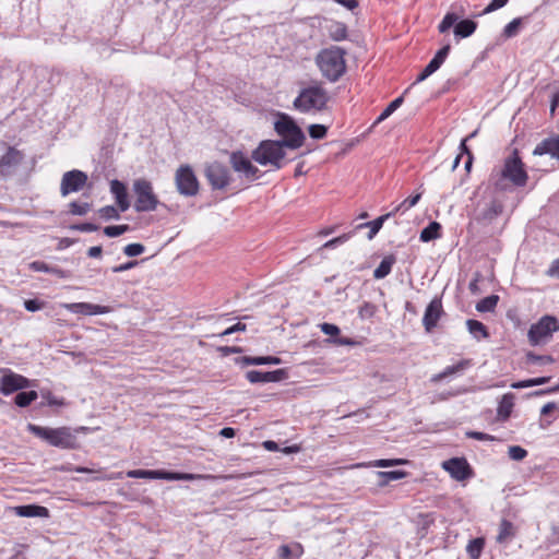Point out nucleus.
Instances as JSON below:
<instances>
[{
    "instance_id": "nucleus-59",
    "label": "nucleus",
    "mask_w": 559,
    "mask_h": 559,
    "mask_svg": "<svg viewBox=\"0 0 559 559\" xmlns=\"http://www.w3.org/2000/svg\"><path fill=\"white\" fill-rule=\"evenodd\" d=\"M48 273L57 276L58 278H69L71 276L70 271H67L59 266L50 265V264L48 266Z\"/></svg>"
},
{
    "instance_id": "nucleus-47",
    "label": "nucleus",
    "mask_w": 559,
    "mask_h": 559,
    "mask_svg": "<svg viewBox=\"0 0 559 559\" xmlns=\"http://www.w3.org/2000/svg\"><path fill=\"white\" fill-rule=\"evenodd\" d=\"M130 230L129 225H111L104 228V234L107 237H118Z\"/></svg>"
},
{
    "instance_id": "nucleus-51",
    "label": "nucleus",
    "mask_w": 559,
    "mask_h": 559,
    "mask_svg": "<svg viewBox=\"0 0 559 559\" xmlns=\"http://www.w3.org/2000/svg\"><path fill=\"white\" fill-rule=\"evenodd\" d=\"M145 251V247L142 243H129L123 248V253L128 257H138Z\"/></svg>"
},
{
    "instance_id": "nucleus-39",
    "label": "nucleus",
    "mask_w": 559,
    "mask_h": 559,
    "mask_svg": "<svg viewBox=\"0 0 559 559\" xmlns=\"http://www.w3.org/2000/svg\"><path fill=\"white\" fill-rule=\"evenodd\" d=\"M404 102L403 96H400L392 100L384 110L380 114V116L376 119L374 124H378L389 118Z\"/></svg>"
},
{
    "instance_id": "nucleus-34",
    "label": "nucleus",
    "mask_w": 559,
    "mask_h": 559,
    "mask_svg": "<svg viewBox=\"0 0 559 559\" xmlns=\"http://www.w3.org/2000/svg\"><path fill=\"white\" fill-rule=\"evenodd\" d=\"M348 36L347 26L342 22H333L329 26V37L334 41H341Z\"/></svg>"
},
{
    "instance_id": "nucleus-28",
    "label": "nucleus",
    "mask_w": 559,
    "mask_h": 559,
    "mask_svg": "<svg viewBox=\"0 0 559 559\" xmlns=\"http://www.w3.org/2000/svg\"><path fill=\"white\" fill-rule=\"evenodd\" d=\"M515 536V527L513 523L507 519H502L499 525L497 543L502 544Z\"/></svg>"
},
{
    "instance_id": "nucleus-37",
    "label": "nucleus",
    "mask_w": 559,
    "mask_h": 559,
    "mask_svg": "<svg viewBox=\"0 0 559 559\" xmlns=\"http://www.w3.org/2000/svg\"><path fill=\"white\" fill-rule=\"evenodd\" d=\"M554 361H555V359L550 355H537L533 352H527L525 354V364L526 365L545 366V365H550Z\"/></svg>"
},
{
    "instance_id": "nucleus-6",
    "label": "nucleus",
    "mask_w": 559,
    "mask_h": 559,
    "mask_svg": "<svg viewBox=\"0 0 559 559\" xmlns=\"http://www.w3.org/2000/svg\"><path fill=\"white\" fill-rule=\"evenodd\" d=\"M132 189L135 194L134 210L138 213L153 212L157 209L159 200L151 181L144 178L136 179L133 181Z\"/></svg>"
},
{
    "instance_id": "nucleus-56",
    "label": "nucleus",
    "mask_w": 559,
    "mask_h": 559,
    "mask_svg": "<svg viewBox=\"0 0 559 559\" xmlns=\"http://www.w3.org/2000/svg\"><path fill=\"white\" fill-rule=\"evenodd\" d=\"M353 234H354V231H350V233H347V234H343V235H341L338 237H335V238L326 241L323 245V248H335L336 246L342 245V243L346 242L348 239H350Z\"/></svg>"
},
{
    "instance_id": "nucleus-48",
    "label": "nucleus",
    "mask_w": 559,
    "mask_h": 559,
    "mask_svg": "<svg viewBox=\"0 0 559 559\" xmlns=\"http://www.w3.org/2000/svg\"><path fill=\"white\" fill-rule=\"evenodd\" d=\"M130 478L156 479V469H133L127 473Z\"/></svg>"
},
{
    "instance_id": "nucleus-2",
    "label": "nucleus",
    "mask_w": 559,
    "mask_h": 559,
    "mask_svg": "<svg viewBox=\"0 0 559 559\" xmlns=\"http://www.w3.org/2000/svg\"><path fill=\"white\" fill-rule=\"evenodd\" d=\"M28 431L37 438L46 441L49 445L59 449L74 450L80 448L76 430L70 427L50 428L29 424Z\"/></svg>"
},
{
    "instance_id": "nucleus-31",
    "label": "nucleus",
    "mask_w": 559,
    "mask_h": 559,
    "mask_svg": "<svg viewBox=\"0 0 559 559\" xmlns=\"http://www.w3.org/2000/svg\"><path fill=\"white\" fill-rule=\"evenodd\" d=\"M468 332L476 338H487L489 336L487 326L478 320L468 319L466 321Z\"/></svg>"
},
{
    "instance_id": "nucleus-14",
    "label": "nucleus",
    "mask_w": 559,
    "mask_h": 559,
    "mask_svg": "<svg viewBox=\"0 0 559 559\" xmlns=\"http://www.w3.org/2000/svg\"><path fill=\"white\" fill-rule=\"evenodd\" d=\"M87 179V175L79 169L64 173L60 183L61 195L67 197L70 193L82 190L86 185Z\"/></svg>"
},
{
    "instance_id": "nucleus-57",
    "label": "nucleus",
    "mask_w": 559,
    "mask_h": 559,
    "mask_svg": "<svg viewBox=\"0 0 559 559\" xmlns=\"http://www.w3.org/2000/svg\"><path fill=\"white\" fill-rule=\"evenodd\" d=\"M321 331L330 336H337L341 332L340 328L332 323H321L320 325Z\"/></svg>"
},
{
    "instance_id": "nucleus-38",
    "label": "nucleus",
    "mask_w": 559,
    "mask_h": 559,
    "mask_svg": "<svg viewBox=\"0 0 559 559\" xmlns=\"http://www.w3.org/2000/svg\"><path fill=\"white\" fill-rule=\"evenodd\" d=\"M498 301H499L498 295L487 296L476 304V310L479 312H491L495 310Z\"/></svg>"
},
{
    "instance_id": "nucleus-49",
    "label": "nucleus",
    "mask_w": 559,
    "mask_h": 559,
    "mask_svg": "<svg viewBox=\"0 0 559 559\" xmlns=\"http://www.w3.org/2000/svg\"><path fill=\"white\" fill-rule=\"evenodd\" d=\"M450 50H451V46L449 44L443 46L441 49H439L436 52V55L429 62H432L436 67L440 68L442 66V63L445 61Z\"/></svg>"
},
{
    "instance_id": "nucleus-13",
    "label": "nucleus",
    "mask_w": 559,
    "mask_h": 559,
    "mask_svg": "<svg viewBox=\"0 0 559 559\" xmlns=\"http://www.w3.org/2000/svg\"><path fill=\"white\" fill-rule=\"evenodd\" d=\"M4 374L0 378V393L10 395L14 392L31 386V380L26 377L15 373L10 369H4Z\"/></svg>"
},
{
    "instance_id": "nucleus-9",
    "label": "nucleus",
    "mask_w": 559,
    "mask_h": 559,
    "mask_svg": "<svg viewBox=\"0 0 559 559\" xmlns=\"http://www.w3.org/2000/svg\"><path fill=\"white\" fill-rule=\"evenodd\" d=\"M175 183L179 194L195 197L200 190L199 180L190 165H181L175 174Z\"/></svg>"
},
{
    "instance_id": "nucleus-52",
    "label": "nucleus",
    "mask_w": 559,
    "mask_h": 559,
    "mask_svg": "<svg viewBox=\"0 0 559 559\" xmlns=\"http://www.w3.org/2000/svg\"><path fill=\"white\" fill-rule=\"evenodd\" d=\"M282 359L276 356H258L253 357V366L260 365H280Z\"/></svg>"
},
{
    "instance_id": "nucleus-63",
    "label": "nucleus",
    "mask_w": 559,
    "mask_h": 559,
    "mask_svg": "<svg viewBox=\"0 0 559 559\" xmlns=\"http://www.w3.org/2000/svg\"><path fill=\"white\" fill-rule=\"evenodd\" d=\"M509 0H492L484 10V13L487 14V13H490V12H493L496 10H499L501 8H503L507 3H508Z\"/></svg>"
},
{
    "instance_id": "nucleus-19",
    "label": "nucleus",
    "mask_w": 559,
    "mask_h": 559,
    "mask_svg": "<svg viewBox=\"0 0 559 559\" xmlns=\"http://www.w3.org/2000/svg\"><path fill=\"white\" fill-rule=\"evenodd\" d=\"M110 192L114 195L120 212H126L130 207V201L126 185L118 179H114L110 181Z\"/></svg>"
},
{
    "instance_id": "nucleus-25",
    "label": "nucleus",
    "mask_w": 559,
    "mask_h": 559,
    "mask_svg": "<svg viewBox=\"0 0 559 559\" xmlns=\"http://www.w3.org/2000/svg\"><path fill=\"white\" fill-rule=\"evenodd\" d=\"M393 216V213H386L384 215H381L379 216L378 218L371 221V222H367V223H362V224H359L356 229H362V228H369V233L367 235L368 239L371 240L374 238V236L379 233V230L382 228L383 224L385 221H388L390 217Z\"/></svg>"
},
{
    "instance_id": "nucleus-24",
    "label": "nucleus",
    "mask_w": 559,
    "mask_h": 559,
    "mask_svg": "<svg viewBox=\"0 0 559 559\" xmlns=\"http://www.w3.org/2000/svg\"><path fill=\"white\" fill-rule=\"evenodd\" d=\"M489 183L492 186L496 192L511 191L514 187L510 180L502 176L500 169H493L489 177Z\"/></svg>"
},
{
    "instance_id": "nucleus-12",
    "label": "nucleus",
    "mask_w": 559,
    "mask_h": 559,
    "mask_svg": "<svg viewBox=\"0 0 559 559\" xmlns=\"http://www.w3.org/2000/svg\"><path fill=\"white\" fill-rule=\"evenodd\" d=\"M205 177L213 190H223L230 183L229 169L218 162H214L205 168Z\"/></svg>"
},
{
    "instance_id": "nucleus-41",
    "label": "nucleus",
    "mask_w": 559,
    "mask_h": 559,
    "mask_svg": "<svg viewBox=\"0 0 559 559\" xmlns=\"http://www.w3.org/2000/svg\"><path fill=\"white\" fill-rule=\"evenodd\" d=\"M421 192L415 194V195H412V197H408L406 198L403 202H401L391 213H393V216L399 213V212H406L407 210H409L411 207L415 206L420 198H421Z\"/></svg>"
},
{
    "instance_id": "nucleus-17",
    "label": "nucleus",
    "mask_w": 559,
    "mask_h": 559,
    "mask_svg": "<svg viewBox=\"0 0 559 559\" xmlns=\"http://www.w3.org/2000/svg\"><path fill=\"white\" fill-rule=\"evenodd\" d=\"M442 314H443V308H442L441 298L435 297L427 306L425 313H424V318H423V325L427 333H430L433 331V329L437 326L438 321Z\"/></svg>"
},
{
    "instance_id": "nucleus-35",
    "label": "nucleus",
    "mask_w": 559,
    "mask_h": 559,
    "mask_svg": "<svg viewBox=\"0 0 559 559\" xmlns=\"http://www.w3.org/2000/svg\"><path fill=\"white\" fill-rule=\"evenodd\" d=\"M485 547V538L471 539L466 546V552L471 559H479Z\"/></svg>"
},
{
    "instance_id": "nucleus-16",
    "label": "nucleus",
    "mask_w": 559,
    "mask_h": 559,
    "mask_svg": "<svg viewBox=\"0 0 559 559\" xmlns=\"http://www.w3.org/2000/svg\"><path fill=\"white\" fill-rule=\"evenodd\" d=\"M288 378L287 369H276L273 371H259L249 370L246 373V379L252 383H269V382H281Z\"/></svg>"
},
{
    "instance_id": "nucleus-4",
    "label": "nucleus",
    "mask_w": 559,
    "mask_h": 559,
    "mask_svg": "<svg viewBox=\"0 0 559 559\" xmlns=\"http://www.w3.org/2000/svg\"><path fill=\"white\" fill-rule=\"evenodd\" d=\"M274 130L281 136L280 141L286 148L297 150L304 145L306 135L290 116L280 112L274 123Z\"/></svg>"
},
{
    "instance_id": "nucleus-22",
    "label": "nucleus",
    "mask_w": 559,
    "mask_h": 559,
    "mask_svg": "<svg viewBox=\"0 0 559 559\" xmlns=\"http://www.w3.org/2000/svg\"><path fill=\"white\" fill-rule=\"evenodd\" d=\"M534 155L548 154L551 157L559 159V138H547L536 145L533 152Z\"/></svg>"
},
{
    "instance_id": "nucleus-60",
    "label": "nucleus",
    "mask_w": 559,
    "mask_h": 559,
    "mask_svg": "<svg viewBox=\"0 0 559 559\" xmlns=\"http://www.w3.org/2000/svg\"><path fill=\"white\" fill-rule=\"evenodd\" d=\"M73 230H79L83 233H91L96 231L98 229V226L93 223H81L70 226Z\"/></svg>"
},
{
    "instance_id": "nucleus-30",
    "label": "nucleus",
    "mask_w": 559,
    "mask_h": 559,
    "mask_svg": "<svg viewBox=\"0 0 559 559\" xmlns=\"http://www.w3.org/2000/svg\"><path fill=\"white\" fill-rule=\"evenodd\" d=\"M302 552V546L298 543L293 546L282 545L278 547V557L281 559H299Z\"/></svg>"
},
{
    "instance_id": "nucleus-5",
    "label": "nucleus",
    "mask_w": 559,
    "mask_h": 559,
    "mask_svg": "<svg viewBox=\"0 0 559 559\" xmlns=\"http://www.w3.org/2000/svg\"><path fill=\"white\" fill-rule=\"evenodd\" d=\"M329 99L328 92L322 86L312 85L300 91L294 100V107L300 112L320 111L326 107Z\"/></svg>"
},
{
    "instance_id": "nucleus-32",
    "label": "nucleus",
    "mask_w": 559,
    "mask_h": 559,
    "mask_svg": "<svg viewBox=\"0 0 559 559\" xmlns=\"http://www.w3.org/2000/svg\"><path fill=\"white\" fill-rule=\"evenodd\" d=\"M198 477H199L198 475L189 474V473H177V472H167V471L156 469V479L193 480Z\"/></svg>"
},
{
    "instance_id": "nucleus-42",
    "label": "nucleus",
    "mask_w": 559,
    "mask_h": 559,
    "mask_svg": "<svg viewBox=\"0 0 559 559\" xmlns=\"http://www.w3.org/2000/svg\"><path fill=\"white\" fill-rule=\"evenodd\" d=\"M522 22H523L522 17L513 19L510 23H508L504 26V28L502 31V36L504 38L515 37L519 34Z\"/></svg>"
},
{
    "instance_id": "nucleus-36",
    "label": "nucleus",
    "mask_w": 559,
    "mask_h": 559,
    "mask_svg": "<svg viewBox=\"0 0 559 559\" xmlns=\"http://www.w3.org/2000/svg\"><path fill=\"white\" fill-rule=\"evenodd\" d=\"M38 397V393L34 390L21 391L14 397V403L19 407H27Z\"/></svg>"
},
{
    "instance_id": "nucleus-26",
    "label": "nucleus",
    "mask_w": 559,
    "mask_h": 559,
    "mask_svg": "<svg viewBox=\"0 0 559 559\" xmlns=\"http://www.w3.org/2000/svg\"><path fill=\"white\" fill-rule=\"evenodd\" d=\"M395 262L396 257L394 254L385 255L378 267L373 271V277L376 280L386 277L391 273L392 266L395 264Z\"/></svg>"
},
{
    "instance_id": "nucleus-61",
    "label": "nucleus",
    "mask_w": 559,
    "mask_h": 559,
    "mask_svg": "<svg viewBox=\"0 0 559 559\" xmlns=\"http://www.w3.org/2000/svg\"><path fill=\"white\" fill-rule=\"evenodd\" d=\"M217 352L221 354V356L226 357L230 354L242 353L243 349L239 346H219L217 347Z\"/></svg>"
},
{
    "instance_id": "nucleus-33",
    "label": "nucleus",
    "mask_w": 559,
    "mask_h": 559,
    "mask_svg": "<svg viewBox=\"0 0 559 559\" xmlns=\"http://www.w3.org/2000/svg\"><path fill=\"white\" fill-rule=\"evenodd\" d=\"M503 212V204L498 200H492L481 212V219L491 222Z\"/></svg>"
},
{
    "instance_id": "nucleus-46",
    "label": "nucleus",
    "mask_w": 559,
    "mask_h": 559,
    "mask_svg": "<svg viewBox=\"0 0 559 559\" xmlns=\"http://www.w3.org/2000/svg\"><path fill=\"white\" fill-rule=\"evenodd\" d=\"M100 217L109 221V219H119L120 218V210L116 209L114 205H106L98 210Z\"/></svg>"
},
{
    "instance_id": "nucleus-7",
    "label": "nucleus",
    "mask_w": 559,
    "mask_h": 559,
    "mask_svg": "<svg viewBox=\"0 0 559 559\" xmlns=\"http://www.w3.org/2000/svg\"><path fill=\"white\" fill-rule=\"evenodd\" d=\"M557 331H559V320L554 316L546 314L531 325L527 337L531 345L536 346L546 344Z\"/></svg>"
},
{
    "instance_id": "nucleus-40",
    "label": "nucleus",
    "mask_w": 559,
    "mask_h": 559,
    "mask_svg": "<svg viewBox=\"0 0 559 559\" xmlns=\"http://www.w3.org/2000/svg\"><path fill=\"white\" fill-rule=\"evenodd\" d=\"M407 472L405 471H390V472H379L378 475L381 478L379 481L380 486H385L392 480L402 479L407 476Z\"/></svg>"
},
{
    "instance_id": "nucleus-54",
    "label": "nucleus",
    "mask_w": 559,
    "mask_h": 559,
    "mask_svg": "<svg viewBox=\"0 0 559 559\" xmlns=\"http://www.w3.org/2000/svg\"><path fill=\"white\" fill-rule=\"evenodd\" d=\"M509 456L514 461H522L527 456V451L520 445H512L509 448Z\"/></svg>"
},
{
    "instance_id": "nucleus-58",
    "label": "nucleus",
    "mask_w": 559,
    "mask_h": 559,
    "mask_svg": "<svg viewBox=\"0 0 559 559\" xmlns=\"http://www.w3.org/2000/svg\"><path fill=\"white\" fill-rule=\"evenodd\" d=\"M466 437L479 441H493L496 438L491 435L480 432V431H467Z\"/></svg>"
},
{
    "instance_id": "nucleus-43",
    "label": "nucleus",
    "mask_w": 559,
    "mask_h": 559,
    "mask_svg": "<svg viewBox=\"0 0 559 559\" xmlns=\"http://www.w3.org/2000/svg\"><path fill=\"white\" fill-rule=\"evenodd\" d=\"M377 312V306L370 301H364L358 309V317L362 320L372 318Z\"/></svg>"
},
{
    "instance_id": "nucleus-21",
    "label": "nucleus",
    "mask_w": 559,
    "mask_h": 559,
    "mask_svg": "<svg viewBox=\"0 0 559 559\" xmlns=\"http://www.w3.org/2000/svg\"><path fill=\"white\" fill-rule=\"evenodd\" d=\"M12 511L22 518H49V510L37 504L16 506L12 508Z\"/></svg>"
},
{
    "instance_id": "nucleus-55",
    "label": "nucleus",
    "mask_w": 559,
    "mask_h": 559,
    "mask_svg": "<svg viewBox=\"0 0 559 559\" xmlns=\"http://www.w3.org/2000/svg\"><path fill=\"white\" fill-rule=\"evenodd\" d=\"M46 306V301L39 299H27L24 301V307L29 312H35L44 309Z\"/></svg>"
},
{
    "instance_id": "nucleus-18",
    "label": "nucleus",
    "mask_w": 559,
    "mask_h": 559,
    "mask_svg": "<svg viewBox=\"0 0 559 559\" xmlns=\"http://www.w3.org/2000/svg\"><path fill=\"white\" fill-rule=\"evenodd\" d=\"M66 308L73 313L83 316L105 314L111 311V308L108 306L94 305L90 302H73L66 305Z\"/></svg>"
},
{
    "instance_id": "nucleus-8",
    "label": "nucleus",
    "mask_w": 559,
    "mask_h": 559,
    "mask_svg": "<svg viewBox=\"0 0 559 559\" xmlns=\"http://www.w3.org/2000/svg\"><path fill=\"white\" fill-rule=\"evenodd\" d=\"M500 170L514 187H524L527 182L528 176L516 148L504 159Z\"/></svg>"
},
{
    "instance_id": "nucleus-50",
    "label": "nucleus",
    "mask_w": 559,
    "mask_h": 559,
    "mask_svg": "<svg viewBox=\"0 0 559 559\" xmlns=\"http://www.w3.org/2000/svg\"><path fill=\"white\" fill-rule=\"evenodd\" d=\"M405 463H407V461L404 459H381L374 461L372 465L376 467H391L396 465H403Z\"/></svg>"
},
{
    "instance_id": "nucleus-29",
    "label": "nucleus",
    "mask_w": 559,
    "mask_h": 559,
    "mask_svg": "<svg viewBox=\"0 0 559 559\" xmlns=\"http://www.w3.org/2000/svg\"><path fill=\"white\" fill-rule=\"evenodd\" d=\"M441 229L442 227L440 223L431 222L420 231L419 239L423 242H429L431 240L438 239L441 237Z\"/></svg>"
},
{
    "instance_id": "nucleus-1",
    "label": "nucleus",
    "mask_w": 559,
    "mask_h": 559,
    "mask_svg": "<svg viewBox=\"0 0 559 559\" xmlns=\"http://www.w3.org/2000/svg\"><path fill=\"white\" fill-rule=\"evenodd\" d=\"M346 53L347 51L338 46H331L318 52L316 63L321 74L330 82H336L345 74Z\"/></svg>"
},
{
    "instance_id": "nucleus-11",
    "label": "nucleus",
    "mask_w": 559,
    "mask_h": 559,
    "mask_svg": "<svg viewBox=\"0 0 559 559\" xmlns=\"http://www.w3.org/2000/svg\"><path fill=\"white\" fill-rule=\"evenodd\" d=\"M441 466L457 481L467 480L475 475L474 469L464 456L445 460L441 463Z\"/></svg>"
},
{
    "instance_id": "nucleus-44",
    "label": "nucleus",
    "mask_w": 559,
    "mask_h": 559,
    "mask_svg": "<svg viewBox=\"0 0 559 559\" xmlns=\"http://www.w3.org/2000/svg\"><path fill=\"white\" fill-rule=\"evenodd\" d=\"M457 20H459V16L455 13H453V12L447 13L438 26L439 32L440 33L448 32L453 25L455 26Z\"/></svg>"
},
{
    "instance_id": "nucleus-64",
    "label": "nucleus",
    "mask_w": 559,
    "mask_h": 559,
    "mask_svg": "<svg viewBox=\"0 0 559 559\" xmlns=\"http://www.w3.org/2000/svg\"><path fill=\"white\" fill-rule=\"evenodd\" d=\"M49 264L44 261H33L28 264V269L34 272H45L48 273Z\"/></svg>"
},
{
    "instance_id": "nucleus-15",
    "label": "nucleus",
    "mask_w": 559,
    "mask_h": 559,
    "mask_svg": "<svg viewBox=\"0 0 559 559\" xmlns=\"http://www.w3.org/2000/svg\"><path fill=\"white\" fill-rule=\"evenodd\" d=\"M230 164L235 171L242 173L250 180H255L260 177L259 168L241 151L230 154Z\"/></svg>"
},
{
    "instance_id": "nucleus-23",
    "label": "nucleus",
    "mask_w": 559,
    "mask_h": 559,
    "mask_svg": "<svg viewBox=\"0 0 559 559\" xmlns=\"http://www.w3.org/2000/svg\"><path fill=\"white\" fill-rule=\"evenodd\" d=\"M515 395L513 393H506L501 396L497 408V416L499 420L509 419L514 407Z\"/></svg>"
},
{
    "instance_id": "nucleus-62",
    "label": "nucleus",
    "mask_w": 559,
    "mask_h": 559,
    "mask_svg": "<svg viewBox=\"0 0 559 559\" xmlns=\"http://www.w3.org/2000/svg\"><path fill=\"white\" fill-rule=\"evenodd\" d=\"M246 329H247V325L245 323L237 322L236 324L227 328L225 331L219 333V336L230 335L236 332H243V331H246Z\"/></svg>"
},
{
    "instance_id": "nucleus-27",
    "label": "nucleus",
    "mask_w": 559,
    "mask_h": 559,
    "mask_svg": "<svg viewBox=\"0 0 559 559\" xmlns=\"http://www.w3.org/2000/svg\"><path fill=\"white\" fill-rule=\"evenodd\" d=\"M477 28V23L473 20L466 19L456 22L454 26V35L459 38H466L474 34Z\"/></svg>"
},
{
    "instance_id": "nucleus-53",
    "label": "nucleus",
    "mask_w": 559,
    "mask_h": 559,
    "mask_svg": "<svg viewBox=\"0 0 559 559\" xmlns=\"http://www.w3.org/2000/svg\"><path fill=\"white\" fill-rule=\"evenodd\" d=\"M328 128L323 124H311L309 127V135L312 139H323L326 135Z\"/></svg>"
},
{
    "instance_id": "nucleus-3",
    "label": "nucleus",
    "mask_w": 559,
    "mask_h": 559,
    "mask_svg": "<svg viewBox=\"0 0 559 559\" xmlns=\"http://www.w3.org/2000/svg\"><path fill=\"white\" fill-rule=\"evenodd\" d=\"M286 146L280 140H263L252 151L251 158L262 166H271L278 170L286 164Z\"/></svg>"
},
{
    "instance_id": "nucleus-10",
    "label": "nucleus",
    "mask_w": 559,
    "mask_h": 559,
    "mask_svg": "<svg viewBox=\"0 0 559 559\" xmlns=\"http://www.w3.org/2000/svg\"><path fill=\"white\" fill-rule=\"evenodd\" d=\"M0 145L4 150V153L0 157V176L8 178L12 176L14 169L23 163L25 154L15 146L8 144L5 141H1Z\"/></svg>"
},
{
    "instance_id": "nucleus-20",
    "label": "nucleus",
    "mask_w": 559,
    "mask_h": 559,
    "mask_svg": "<svg viewBox=\"0 0 559 559\" xmlns=\"http://www.w3.org/2000/svg\"><path fill=\"white\" fill-rule=\"evenodd\" d=\"M472 366H473L472 359H468V358L461 359L455 365L448 366L447 368L443 369V371H441L437 374H433L431 377V382H440L441 380H443L450 376L463 373L465 370H467Z\"/></svg>"
},
{
    "instance_id": "nucleus-45",
    "label": "nucleus",
    "mask_w": 559,
    "mask_h": 559,
    "mask_svg": "<svg viewBox=\"0 0 559 559\" xmlns=\"http://www.w3.org/2000/svg\"><path fill=\"white\" fill-rule=\"evenodd\" d=\"M91 210V204L87 202L73 201L69 204V213L72 215L83 216Z\"/></svg>"
}]
</instances>
